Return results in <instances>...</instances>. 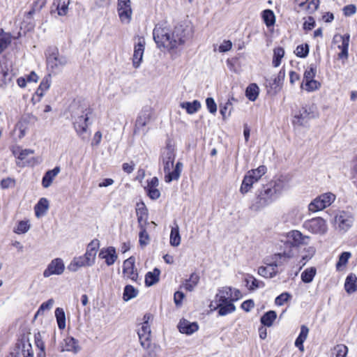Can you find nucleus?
<instances>
[{
	"label": "nucleus",
	"instance_id": "1",
	"mask_svg": "<svg viewBox=\"0 0 357 357\" xmlns=\"http://www.w3.org/2000/svg\"><path fill=\"white\" fill-rule=\"evenodd\" d=\"M192 29L186 24H179L173 30L167 26L157 24L153 31V40L158 48L172 50L178 48L192 36Z\"/></svg>",
	"mask_w": 357,
	"mask_h": 357
},
{
	"label": "nucleus",
	"instance_id": "2",
	"mask_svg": "<svg viewBox=\"0 0 357 357\" xmlns=\"http://www.w3.org/2000/svg\"><path fill=\"white\" fill-rule=\"evenodd\" d=\"M176 158V149L170 140L166 143V146L161 150L160 161L165 173L164 180L169 183L173 181H177L181 175L183 163L178 161L174 166Z\"/></svg>",
	"mask_w": 357,
	"mask_h": 357
},
{
	"label": "nucleus",
	"instance_id": "3",
	"mask_svg": "<svg viewBox=\"0 0 357 357\" xmlns=\"http://www.w3.org/2000/svg\"><path fill=\"white\" fill-rule=\"evenodd\" d=\"M241 296V292L238 289L223 287L218 289L211 306H213L215 309L218 308L219 315L225 316L235 311L236 307L233 303Z\"/></svg>",
	"mask_w": 357,
	"mask_h": 357
},
{
	"label": "nucleus",
	"instance_id": "4",
	"mask_svg": "<svg viewBox=\"0 0 357 357\" xmlns=\"http://www.w3.org/2000/svg\"><path fill=\"white\" fill-rule=\"evenodd\" d=\"M71 109L74 128L77 133L82 136L87 130L91 109L86 104L76 103L72 105Z\"/></svg>",
	"mask_w": 357,
	"mask_h": 357
},
{
	"label": "nucleus",
	"instance_id": "5",
	"mask_svg": "<svg viewBox=\"0 0 357 357\" xmlns=\"http://www.w3.org/2000/svg\"><path fill=\"white\" fill-rule=\"evenodd\" d=\"M288 241L286 243V248H289V250L284 251L282 253L278 254L279 257L290 259L294 257L297 252V248L299 245H305L307 243L310 237L308 236L303 235L301 231L298 230H293L288 233L287 235Z\"/></svg>",
	"mask_w": 357,
	"mask_h": 357
},
{
	"label": "nucleus",
	"instance_id": "6",
	"mask_svg": "<svg viewBox=\"0 0 357 357\" xmlns=\"http://www.w3.org/2000/svg\"><path fill=\"white\" fill-rule=\"evenodd\" d=\"M47 67L52 73H58L68 63V59L63 55H61L59 50L56 47H50L46 51Z\"/></svg>",
	"mask_w": 357,
	"mask_h": 357
},
{
	"label": "nucleus",
	"instance_id": "7",
	"mask_svg": "<svg viewBox=\"0 0 357 357\" xmlns=\"http://www.w3.org/2000/svg\"><path fill=\"white\" fill-rule=\"evenodd\" d=\"M278 197V195L275 190H273L268 184L264 185L252 204L250 208L255 211H260L273 202Z\"/></svg>",
	"mask_w": 357,
	"mask_h": 357
},
{
	"label": "nucleus",
	"instance_id": "8",
	"mask_svg": "<svg viewBox=\"0 0 357 357\" xmlns=\"http://www.w3.org/2000/svg\"><path fill=\"white\" fill-rule=\"evenodd\" d=\"M319 113L314 105H305L294 115L292 123L294 126H305L310 119L317 118Z\"/></svg>",
	"mask_w": 357,
	"mask_h": 357
},
{
	"label": "nucleus",
	"instance_id": "9",
	"mask_svg": "<svg viewBox=\"0 0 357 357\" xmlns=\"http://www.w3.org/2000/svg\"><path fill=\"white\" fill-rule=\"evenodd\" d=\"M335 199V195L331 192L324 193L315 198L310 202L308 209L315 213L329 206Z\"/></svg>",
	"mask_w": 357,
	"mask_h": 357
},
{
	"label": "nucleus",
	"instance_id": "10",
	"mask_svg": "<svg viewBox=\"0 0 357 357\" xmlns=\"http://www.w3.org/2000/svg\"><path fill=\"white\" fill-rule=\"evenodd\" d=\"M303 226L308 231L319 235L325 234L328 230L326 221L321 217L307 220L304 222Z\"/></svg>",
	"mask_w": 357,
	"mask_h": 357
},
{
	"label": "nucleus",
	"instance_id": "11",
	"mask_svg": "<svg viewBox=\"0 0 357 357\" xmlns=\"http://www.w3.org/2000/svg\"><path fill=\"white\" fill-rule=\"evenodd\" d=\"M354 218L351 213L340 211L337 213L334 218V224L340 231L345 232L353 225Z\"/></svg>",
	"mask_w": 357,
	"mask_h": 357
},
{
	"label": "nucleus",
	"instance_id": "12",
	"mask_svg": "<svg viewBox=\"0 0 357 357\" xmlns=\"http://www.w3.org/2000/svg\"><path fill=\"white\" fill-rule=\"evenodd\" d=\"M96 260L84 253L83 255L75 257L68 266V269L71 272H76L80 268L92 266Z\"/></svg>",
	"mask_w": 357,
	"mask_h": 357
},
{
	"label": "nucleus",
	"instance_id": "13",
	"mask_svg": "<svg viewBox=\"0 0 357 357\" xmlns=\"http://www.w3.org/2000/svg\"><path fill=\"white\" fill-rule=\"evenodd\" d=\"M117 11L121 22L130 23L132 15L130 0H118Z\"/></svg>",
	"mask_w": 357,
	"mask_h": 357
},
{
	"label": "nucleus",
	"instance_id": "14",
	"mask_svg": "<svg viewBox=\"0 0 357 357\" xmlns=\"http://www.w3.org/2000/svg\"><path fill=\"white\" fill-rule=\"evenodd\" d=\"M153 111L150 107H144L139 112L136 122L135 132L144 130L145 126L151 122L153 118Z\"/></svg>",
	"mask_w": 357,
	"mask_h": 357
},
{
	"label": "nucleus",
	"instance_id": "15",
	"mask_svg": "<svg viewBox=\"0 0 357 357\" xmlns=\"http://www.w3.org/2000/svg\"><path fill=\"white\" fill-rule=\"evenodd\" d=\"M65 270L63 261L61 258H56L50 261L47 267L43 271V276L49 278L52 275H61Z\"/></svg>",
	"mask_w": 357,
	"mask_h": 357
},
{
	"label": "nucleus",
	"instance_id": "16",
	"mask_svg": "<svg viewBox=\"0 0 357 357\" xmlns=\"http://www.w3.org/2000/svg\"><path fill=\"white\" fill-rule=\"evenodd\" d=\"M145 40L142 37L137 39V43L134 45V52L132 56V66L135 68H138L143 59V55L145 49Z\"/></svg>",
	"mask_w": 357,
	"mask_h": 357
},
{
	"label": "nucleus",
	"instance_id": "17",
	"mask_svg": "<svg viewBox=\"0 0 357 357\" xmlns=\"http://www.w3.org/2000/svg\"><path fill=\"white\" fill-rule=\"evenodd\" d=\"M135 259L132 257H129L123 261V274L124 277L133 281H136L138 278V273L135 266Z\"/></svg>",
	"mask_w": 357,
	"mask_h": 357
},
{
	"label": "nucleus",
	"instance_id": "18",
	"mask_svg": "<svg viewBox=\"0 0 357 357\" xmlns=\"http://www.w3.org/2000/svg\"><path fill=\"white\" fill-rule=\"evenodd\" d=\"M137 334L140 344L144 349H148L150 346L151 327L147 323H142L138 329Z\"/></svg>",
	"mask_w": 357,
	"mask_h": 357
},
{
	"label": "nucleus",
	"instance_id": "19",
	"mask_svg": "<svg viewBox=\"0 0 357 357\" xmlns=\"http://www.w3.org/2000/svg\"><path fill=\"white\" fill-rule=\"evenodd\" d=\"M98 256L100 259H105L107 266L113 265L118 258L116 249L112 246L101 249Z\"/></svg>",
	"mask_w": 357,
	"mask_h": 357
},
{
	"label": "nucleus",
	"instance_id": "20",
	"mask_svg": "<svg viewBox=\"0 0 357 357\" xmlns=\"http://www.w3.org/2000/svg\"><path fill=\"white\" fill-rule=\"evenodd\" d=\"M180 333L190 335L198 331L199 326L197 322H190L185 319H181L178 324Z\"/></svg>",
	"mask_w": 357,
	"mask_h": 357
},
{
	"label": "nucleus",
	"instance_id": "21",
	"mask_svg": "<svg viewBox=\"0 0 357 357\" xmlns=\"http://www.w3.org/2000/svg\"><path fill=\"white\" fill-rule=\"evenodd\" d=\"M342 43L337 46V48L340 50L338 54V58L343 61V63L348 59L349 57V46L350 41V35L349 33L344 34L340 36Z\"/></svg>",
	"mask_w": 357,
	"mask_h": 357
},
{
	"label": "nucleus",
	"instance_id": "22",
	"mask_svg": "<svg viewBox=\"0 0 357 357\" xmlns=\"http://www.w3.org/2000/svg\"><path fill=\"white\" fill-rule=\"evenodd\" d=\"M13 76L6 63L0 61V87L6 88L12 82Z\"/></svg>",
	"mask_w": 357,
	"mask_h": 357
},
{
	"label": "nucleus",
	"instance_id": "23",
	"mask_svg": "<svg viewBox=\"0 0 357 357\" xmlns=\"http://www.w3.org/2000/svg\"><path fill=\"white\" fill-rule=\"evenodd\" d=\"M80 350L78 341L73 337H66L63 340L62 345V351H70L77 354Z\"/></svg>",
	"mask_w": 357,
	"mask_h": 357
},
{
	"label": "nucleus",
	"instance_id": "24",
	"mask_svg": "<svg viewBox=\"0 0 357 357\" xmlns=\"http://www.w3.org/2000/svg\"><path fill=\"white\" fill-rule=\"evenodd\" d=\"M50 203L47 198L42 197L34 206L35 215L37 218L45 215L49 209Z\"/></svg>",
	"mask_w": 357,
	"mask_h": 357
},
{
	"label": "nucleus",
	"instance_id": "25",
	"mask_svg": "<svg viewBox=\"0 0 357 357\" xmlns=\"http://www.w3.org/2000/svg\"><path fill=\"white\" fill-rule=\"evenodd\" d=\"M136 214L139 225H147L148 210L144 203L137 204Z\"/></svg>",
	"mask_w": 357,
	"mask_h": 357
},
{
	"label": "nucleus",
	"instance_id": "26",
	"mask_svg": "<svg viewBox=\"0 0 357 357\" xmlns=\"http://www.w3.org/2000/svg\"><path fill=\"white\" fill-rule=\"evenodd\" d=\"M60 170L59 167H55L53 169L48 170L43 177L42 185L45 188H49L52 185L54 178L60 172Z\"/></svg>",
	"mask_w": 357,
	"mask_h": 357
},
{
	"label": "nucleus",
	"instance_id": "27",
	"mask_svg": "<svg viewBox=\"0 0 357 357\" xmlns=\"http://www.w3.org/2000/svg\"><path fill=\"white\" fill-rule=\"evenodd\" d=\"M258 273L264 278H273L277 274V265L271 264L266 266H261L258 269Z\"/></svg>",
	"mask_w": 357,
	"mask_h": 357
},
{
	"label": "nucleus",
	"instance_id": "28",
	"mask_svg": "<svg viewBox=\"0 0 357 357\" xmlns=\"http://www.w3.org/2000/svg\"><path fill=\"white\" fill-rule=\"evenodd\" d=\"M268 185L273 190H275L278 196L288 187L287 182L283 176L279 177L273 182L268 183Z\"/></svg>",
	"mask_w": 357,
	"mask_h": 357
},
{
	"label": "nucleus",
	"instance_id": "29",
	"mask_svg": "<svg viewBox=\"0 0 357 357\" xmlns=\"http://www.w3.org/2000/svg\"><path fill=\"white\" fill-rule=\"evenodd\" d=\"M345 291L348 294H352L357 291V277L354 274H349L344 283Z\"/></svg>",
	"mask_w": 357,
	"mask_h": 357
},
{
	"label": "nucleus",
	"instance_id": "30",
	"mask_svg": "<svg viewBox=\"0 0 357 357\" xmlns=\"http://www.w3.org/2000/svg\"><path fill=\"white\" fill-rule=\"evenodd\" d=\"M199 281V277L197 274L193 273L190 275L189 279L186 280L184 283L181 285V289L186 291H192L197 285Z\"/></svg>",
	"mask_w": 357,
	"mask_h": 357
},
{
	"label": "nucleus",
	"instance_id": "31",
	"mask_svg": "<svg viewBox=\"0 0 357 357\" xmlns=\"http://www.w3.org/2000/svg\"><path fill=\"white\" fill-rule=\"evenodd\" d=\"M180 107L185 109L188 114H193L199 110L201 103L199 101L195 100L192 102H183L180 104Z\"/></svg>",
	"mask_w": 357,
	"mask_h": 357
},
{
	"label": "nucleus",
	"instance_id": "32",
	"mask_svg": "<svg viewBox=\"0 0 357 357\" xmlns=\"http://www.w3.org/2000/svg\"><path fill=\"white\" fill-rule=\"evenodd\" d=\"M309 333V328L305 326H302L301 328V331L299 335L296 338L295 341V346L298 348L301 351H304L303 342L307 337Z\"/></svg>",
	"mask_w": 357,
	"mask_h": 357
},
{
	"label": "nucleus",
	"instance_id": "33",
	"mask_svg": "<svg viewBox=\"0 0 357 357\" xmlns=\"http://www.w3.org/2000/svg\"><path fill=\"white\" fill-rule=\"evenodd\" d=\"M13 36L10 33L0 32V54L3 53L11 44Z\"/></svg>",
	"mask_w": 357,
	"mask_h": 357
},
{
	"label": "nucleus",
	"instance_id": "34",
	"mask_svg": "<svg viewBox=\"0 0 357 357\" xmlns=\"http://www.w3.org/2000/svg\"><path fill=\"white\" fill-rule=\"evenodd\" d=\"M266 172V167L264 165H261L257 169H252L248 172V173L245 174L249 178H251L252 180L256 183L257 182L261 177L265 174Z\"/></svg>",
	"mask_w": 357,
	"mask_h": 357
},
{
	"label": "nucleus",
	"instance_id": "35",
	"mask_svg": "<svg viewBox=\"0 0 357 357\" xmlns=\"http://www.w3.org/2000/svg\"><path fill=\"white\" fill-rule=\"evenodd\" d=\"M160 273V271L157 268H154L153 271L148 272L145 275L146 285L150 287L158 282Z\"/></svg>",
	"mask_w": 357,
	"mask_h": 357
},
{
	"label": "nucleus",
	"instance_id": "36",
	"mask_svg": "<svg viewBox=\"0 0 357 357\" xmlns=\"http://www.w3.org/2000/svg\"><path fill=\"white\" fill-rule=\"evenodd\" d=\"M169 243L173 247H178L181 243L179 227L177 224H175V227H172L169 236Z\"/></svg>",
	"mask_w": 357,
	"mask_h": 357
},
{
	"label": "nucleus",
	"instance_id": "37",
	"mask_svg": "<svg viewBox=\"0 0 357 357\" xmlns=\"http://www.w3.org/2000/svg\"><path fill=\"white\" fill-rule=\"evenodd\" d=\"M70 0H55L54 5L56 7L58 15L60 16H65L68 12V6Z\"/></svg>",
	"mask_w": 357,
	"mask_h": 357
},
{
	"label": "nucleus",
	"instance_id": "38",
	"mask_svg": "<svg viewBox=\"0 0 357 357\" xmlns=\"http://www.w3.org/2000/svg\"><path fill=\"white\" fill-rule=\"evenodd\" d=\"M259 93V86L256 84H250L245 90L246 97L251 101H255Z\"/></svg>",
	"mask_w": 357,
	"mask_h": 357
},
{
	"label": "nucleus",
	"instance_id": "39",
	"mask_svg": "<svg viewBox=\"0 0 357 357\" xmlns=\"http://www.w3.org/2000/svg\"><path fill=\"white\" fill-rule=\"evenodd\" d=\"M146 225H139L140 229L139 233V243L142 247L146 246L150 241V237L146 231Z\"/></svg>",
	"mask_w": 357,
	"mask_h": 357
},
{
	"label": "nucleus",
	"instance_id": "40",
	"mask_svg": "<svg viewBox=\"0 0 357 357\" xmlns=\"http://www.w3.org/2000/svg\"><path fill=\"white\" fill-rule=\"evenodd\" d=\"M276 317V312L273 310H270L261 317V323L266 326L270 327L273 325Z\"/></svg>",
	"mask_w": 357,
	"mask_h": 357
},
{
	"label": "nucleus",
	"instance_id": "41",
	"mask_svg": "<svg viewBox=\"0 0 357 357\" xmlns=\"http://www.w3.org/2000/svg\"><path fill=\"white\" fill-rule=\"evenodd\" d=\"M317 273V269L314 267H310L306 268L302 273H301V280L305 283H310L311 282L314 276Z\"/></svg>",
	"mask_w": 357,
	"mask_h": 357
},
{
	"label": "nucleus",
	"instance_id": "42",
	"mask_svg": "<svg viewBox=\"0 0 357 357\" xmlns=\"http://www.w3.org/2000/svg\"><path fill=\"white\" fill-rule=\"evenodd\" d=\"M13 155L20 160H24L26 158L34 153V151L30 149H22L20 147H17L13 150Z\"/></svg>",
	"mask_w": 357,
	"mask_h": 357
},
{
	"label": "nucleus",
	"instance_id": "43",
	"mask_svg": "<svg viewBox=\"0 0 357 357\" xmlns=\"http://www.w3.org/2000/svg\"><path fill=\"white\" fill-rule=\"evenodd\" d=\"M262 19L268 27L273 26L275 22L274 13L269 9H266L262 12Z\"/></svg>",
	"mask_w": 357,
	"mask_h": 357
},
{
	"label": "nucleus",
	"instance_id": "44",
	"mask_svg": "<svg viewBox=\"0 0 357 357\" xmlns=\"http://www.w3.org/2000/svg\"><path fill=\"white\" fill-rule=\"evenodd\" d=\"M55 317L59 329H64L66 327V315L63 308L57 307L55 310Z\"/></svg>",
	"mask_w": 357,
	"mask_h": 357
},
{
	"label": "nucleus",
	"instance_id": "45",
	"mask_svg": "<svg viewBox=\"0 0 357 357\" xmlns=\"http://www.w3.org/2000/svg\"><path fill=\"white\" fill-rule=\"evenodd\" d=\"M98 248L99 241L97 239H94L88 244L85 253H86V255H89L96 260L97 250Z\"/></svg>",
	"mask_w": 357,
	"mask_h": 357
},
{
	"label": "nucleus",
	"instance_id": "46",
	"mask_svg": "<svg viewBox=\"0 0 357 357\" xmlns=\"http://www.w3.org/2000/svg\"><path fill=\"white\" fill-rule=\"evenodd\" d=\"M284 50L282 47H276L273 50V66L278 67L281 63V60L284 57Z\"/></svg>",
	"mask_w": 357,
	"mask_h": 357
},
{
	"label": "nucleus",
	"instance_id": "47",
	"mask_svg": "<svg viewBox=\"0 0 357 357\" xmlns=\"http://www.w3.org/2000/svg\"><path fill=\"white\" fill-rule=\"evenodd\" d=\"M138 294V291L132 285H126L124 288L123 298L125 301H128L135 298Z\"/></svg>",
	"mask_w": 357,
	"mask_h": 357
},
{
	"label": "nucleus",
	"instance_id": "48",
	"mask_svg": "<svg viewBox=\"0 0 357 357\" xmlns=\"http://www.w3.org/2000/svg\"><path fill=\"white\" fill-rule=\"evenodd\" d=\"M321 86L320 82L315 79L303 82L301 87L308 92L318 90Z\"/></svg>",
	"mask_w": 357,
	"mask_h": 357
},
{
	"label": "nucleus",
	"instance_id": "49",
	"mask_svg": "<svg viewBox=\"0 0 357 357\" xmlns=\"http://www.w3.org/2000/svg\"><path fill=\"white\" fill-rule=\"evenodd\" d=\"M51 85V77L50 75H48L45 76L41 81L39 87L37 89V94L42 96L43 93L46 91Z\"/></svg>",
	"mask_w": 357,
	"mask_h": 357
},
{
	"label": "nucleus",
	"instance_id": "50",
	"mask_svg": "<svg viewBox=\"0 0 357 357\" xmlns=\"http://www.w3.org/2000/svg\"><path fill=\"white\" fill-rule=\"evenodd\" d=\"M254 183L255 182L252 180L251 178H249L248 176L245 175L240 188L241 193L245 195L252 188Z\"/></svg>",
	"mask_w": 357,
	"mask_h": 357
},
{
	"label": "nucleus",
	"instance_id": "51",
	"mask_svg": "<svg viewBox=\"0 0 357 357\" xmlns=\"http://www.w3.org/2000/svg\"><path fill=\"white\" fill-rule=\"evenodd\" d=\"M245 282L247 286H248L250 289H255L264 287V283L263 282L257 280L252 275H248L245 278Z\"/></svg>",
	"mask_w": 357,
	"mask_h": 357
},
{
	"label": "nucleus",
	"instance_id": "52",
	"mask_svg": "<svg viewBox=\"0 0 357 357\" xmlns=\"http://www.w3.org/2000/svg\"><path fill=\"white\" fill-rule=\"evenodd\" d=\"M231 109L232 104L229 100L224 105H220V112L224 119L230 116Z\"/></svg>",
	"mask_w": 357,
	"mask_h": 357
},
{
	"label": "nucleus",
	"instance_id": "53",
	"mask_svg": "<svg viewBox=\"0 0 357 357\" xmlns=\"http://www.w3.org/2000/svg\"><path fill=\"white\" fill-rule=\"evenodd\" d=\"M30 229V225L28 221H20L18 222L17 227H15L14 231L17 234H25Z\"/></svg>",
	"mask_w": 357,
	"mask_h": 357
},
{
	"label": "nucleus",
	"instance_id": "54",
	"mask_svg": "<svg viewBox=\"0 0 357 357\" xmlns=\"http://www.w3.org/2000/svg\"><path fill=\"white\" fill-rule=\"evenodd\" d=\"M295 54L301 58H305L309 53V46L307 44L298 45L294 51Z\"/></svg>",
	"mask_w": 357,
	"mask_h": 357
},
{
	"label": "nucleus",
	"instance_id": "55",
	"mask_svg": "<svg viewBox=\"0 0 357 357\" xmlns=\"http://www.w3.org/2000/svg\"><path fill=\"white\" fill-rule=\"evenodd\" d=\"M351 254L349 252H342L340 255V256L339 257V260L336 264L337 269L340 270L341 268V267L345 266L347 264L348 260L351 257Z\"/></svg>",
	"mask_w": 357,
	"mask_h": 357
},
{
	"label": "nucleus",
	"instance_id": "56",
	"mask_svg": "<svg viewBox=\"0 0 357 357\" xmlns=\"http://www.w3.org/2000/svg\"><path fill=\"white\" fill-rule=\"evenodd\" d=\"M145 189L151 199H157L160 197V192L157 188V187L146 186Z\"/></svg>",
	"mask_w": 357,
	"mask_h": 357
},
{
	"label": "nucleus",
	"instance_id": "57",
	"mask_svg": "<svg viewBox=\"0 0 357 357\" xmlns=\"http://www.w3.org/2000/svg\"><path fill=\"white\" fill-rule=\"evenodd\" d=\"M54 303V301L52 298L43 303L38 310L36 316L43 313L45 310H50L53 307Z\"/></svg>",
	"mask_w": 357,
	"mask_h": 357
},
{
	"label": "nucleus",
	"instance_id": "58",
	"mask_svg": "<svg viewBox=\"0 0 357 357\" xmlns=\"http://www.w3.org/2000/svg\"><path fill=\"white\" fill-rule=\"evenodd\" d=\"M335 357H345L348 352L347 347L344 344H338L334 348Z\"/></svg>",
	"mask_w": 357,
	"mask_h": 357
},
{
	"label": "nucleus",
	"instance_id": "59",
	"mask_svg": "<svg viewBox=\"0 0 357 357\" xmlns=\"http://www.w3.org/2000/svg\"><path fill=\"white\" fill-rule=\"evenodd\" d=\"M290 298H291V295L289 293H287V292L282 293L276 297V298L275 300V303L277 305L281 306L285 302H287Z\"/></svg>",
	"mask_w": 357,
	"mask_h": 357
},
{
	"label": "nucleus",
	"instance_id": "60",
	"mask_svg": "<svg viewBox=\"0 0 357 357\" xmlns=\"http://www.w3.org/2000/svg\"><path fill=\"white\" fill-rule=\"evenodd\" d=\"M15 185V181L14 178H12L10 177H7L6 178H3L1 181V188L2 189H8L11 187H14Z\"/></svg>",
	"mask_w": 357,
	"mask_h": 357
},
{
	"label": "nucleus",
	"instance_id": "61",
	"mask_svg": "<svg viewBox=\"0 0 357 357\" xmlns=\"http://www.w3.org/2000/svg\"><path fill=\"white\" fill-rule=\"evenodd\" d=\"M206 105L208 110L211 114H215L217 112V105L213 98H207L206 100Z\"/></svg>",
	"mask_w": 357,
	"mask_h": 357
},
{
	"label": "nucleus",
	"instance_id": "62",
	"mask_svg": "<svg viewBox=\"0 0 357 357\" xmlns=\"http://www.w3.org/2000/svg\"><path fill=\"white\" fill-rule=\"evenodd\" d=\"M316 75V69L310 66L309 69H307L304 73L303 82L314 79Z\"/></svg>",
	"mask_w": 357,
	"mask_h": 357
},
{
	"label": "nucleus",
	"instance_id": "63",
	"mask_svg": "<svg viewBox=\"0 0 357 357\" xmlns=\"http://www.w3.org/2000/svg\"><path fill=\"white\" fill-rule=\"evenodd\" d=\"M356 12V7L353 4L347 5L343 8V13L345 16H351Z\"/></svg>",
	"mask_w": 357,
	"mask_h": 357
},
{
	"label": "nucleus",
	"instance_id": "64",
	"mask_svg": "<svg viewBox=\"0 0 357 357\" xmlns=\"http://www.w3.org/2000/svg\"><path fill=\"white\" fill-rule=\"evenodd\" d=\"M184 298V294L180 291L174 293V301L176 306H180L182 304V301Z\"/></svg>",
	"mask_w": 357,
	"mask_h": 357
}]
</instances>
